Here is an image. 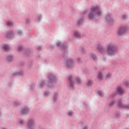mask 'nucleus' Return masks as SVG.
Returning a JSON list of instances; mask_svg holds the SVG:
<instances>
[{
  "mask_svg": "<svg viewBox=\"0 0 129 129\" xmlns=\"http://www.w3.org/2000/svg\"><path fill=\"white\" fill-rule=\"evenodd\" d=\"M100 15H101V12L99 10V8L98 7H93L91 8L89 18L90 20H93V19H94V17H99Z\"/></svg>",
  "mask_w": 129,
  "mask_h": 129,
  "instance_id": "obj_1",
  "label": "nucleus"
},
{
  "mask_svg": "<svg viewBox=\"0 0 129 129\" xmlns=\"http://www.w3.org/2000/svg\"><path fill=\"white\" fill-rule=\"evenodd\" d=\"M107 52L109 56H112V55H114V54L116 53V51H117V49L116 47L114 46L112 44H109L107 47Z\"/></svg>",
  "mask_w": 129,
  "mask_h": 129,
  "instance_id": "obj_2",
  "label": "nucleus"
},
{
  "mask_svg": "<svg viewBox=\"0 0 129 129\" xmlns=\"http://www.w3.org/2000/svg\"><path fill=\"white\" fill-rule=\"evenodd\" d=\"M28 128L33 129L35 126V122L33 120H29L28 124Z\"/></svg>",
  "mask_w": 129,
  "mask_h": 129,
  "instance_id": "obj_3",
  "label": "nucleus"
},
{
  "mask_svg": "<svg viewBox=\"0 0 129 129\" xmlns=\"http://www.w3.org/2000/svg\"><path fill=\"white\" fill-rule=\"evenodd\" d=\"M125 32V28L122 27L119 29L118 31V35H122Z\"/></svg>",
  "mask_w": 129,
  "mask_h": 129,
  "instance_id": "obj_4",
  "label": "nucleus"
},
{
  "mask_svg": "<svg viewBox=\"0 0 129 129\" xmlns=\"http://www.w3.org/2000/svg\"><path fill=\"white\" fill-rule=\"evenodd\" d=\"M29 112V109H22L20 111L21 114H27Z\"/></svg>",
  "mask_w": 129,
  "mask_h": 129,
  "instance_id": "obj_5",
  "label": "nucleus"
},
{
  "mask_svg": "<svg viewBox=\"0 0 129 129\" xmlns=\"http://www.w3.org/2000/svg\"><path fill=\"white\" fill-rule=\"evenodd\" d=\"M117 91L118 93H119V94H123L124 93V91H123L122 88H121L120 87H118L117 88Z\"/></svg>",
  "mask_w": 129,
  "mask_h": 129,
  "instance_id": "obj_6",
  "label": "nucleus"
},
{
  "mask_svg": "<svg viewBox=\"0 0 129 129\" xmlns=\"http://www.w3.org/2000/svg\"><path fill=\"white\" fill-rule=\"evenodd\" d=\"M73 64V60L72 59H69L67 62V65L68 67H71Z\"/></svg>",
  "mask_w": 129,
  "mask_h": 129,
  "instance_id": "obj_7",
  "label": "nucleus"
},
{
  "mask_svg": "<svg viewBox=\"0 0 129 129\" xmlns=\"http://www.w3.org/2000/svg\"><path fill=\"white\" fill-rule=\"evenodd\" d=\"M98 79H99L100 80H102L103 79V75H102V73H99L98 75Z\"/></svg>",
  "mask_w": 129,
  "mask_h": 129,
  "instance_id": "obj_8",
  "label": "nucleus"
},
{
  "mask_svg": "<svg viewBox=\"0 0 129 129\" xmlns=\"http://www.w3.org/2000/svg\"><path fill=\"white\" fill-rule=\"evenodd\" d=\"M3 49L4 50H6V51H7V50H9V49H10V47H9V45L6 44H4L3 45Z\"/></svg>",
  "mask_w": 129,
  "mask_h": 129,
  "instance_id": "obj_9",
  "label": "nucleus"
},
{
  "mask_svg": "<svg viewBox=\"0 0 129 129\" xmlns=\"http://www.w3.org/2000/svg\"><path fill=\"white\" fill-rule=\"evenodd\" d=\"M118 104V107L121 108H122V107H125L126 108L128 107L127 106H123V105H122V104H121V101H119Z\"/></svg>",
  "mask_w": 129,
  "mask_h": 129,
  "instance_id": "obj_10",
  "label": "nucleus"
},
{
  "mask_svg": "<svg viewBox=\"0 0 129 129\" xmlns=\"http://www.w3.org/2000/svg\"><path fill=\"white\" fill-rule=\"evenodd\" d=\"M98 49L99 50V51L100 52H101V53H102V51H103V48L102 47L101 45H98Z\"/></svg>",
  "mask_w": 129,
  "mask_h": 129,
  "instance_id": "obj_11",
  "label": "nucleus"
},
{
  "mask_svg": "<svg viewBox=\"0 0 129 129\" xmlns=\"http://www.w3.org/2000/svg\"><path fill=\"white\" fill-rule=\"evenodd\" d=\"M11 36H13V32H10L7 34L6 35L7 38H10Z\"/></svg>",
  "mask_w": 129,
  "mask_h": 129,
  "instance_id": "obj_12",
  "label": "nucleus"
},
{
  "mask_svg": "<svg viewBox=\"0 0 129 129\" xmlns=\"http://www.w3.org/2000/svg\"><path fill=\"white\" fill-rule=\"evenodd\" d=\"M13 22H12L11 21H8L7 22V26H9V27L13 26Z\"/></svg>",
  "mask_w": 129,
  "mask_h": 129,
  "instance_id": "obj_13",
  "label": "nucleus"
},
{
  "mask_svg": "<svg viewBox=\"0 0 129 129\" xmlns=\"http://www.w3.org/2000/svg\"><path fill=\"white\" fill-rule=\"evenodd\" d=\"M12 59H13V57L11 55L9 56L7 58L8 61H12Z\"/></svg>",
  "mask_w": 129,
  "mask_h": 129,
  "instance_id": "obj_14",
  "label": "nucleus"
},
{
  "mask_svg": "<svg viewBox=\"0 0 129 129\" xmlns=\"http://www.w3.org/2000/svg\"><path fill=\"white\" fill-rule=\"evenodd\" d=\"M75 36H76V37H79L80 36V33L78 32H76L75 33Z\"/></svg>",
  "mask_w": 129,
  "mask_h": 129,
  "instance_id": "obj_15",
  "label": "nucleus"
},
{
  "mask_svg": "<svg viewBox=\"0 0 129 129\" xmlns=\"http://www.w3.org/2000/svg\"><path fill=\"white\" fill-rule=\"evenodd\" d=\"M91 57H92L93 59H96V55L93 53H91Z\"/></svg>",
  "mask_w": 129,
  "mask_h": 129,
  "instance_id": "obj_16",
  "label": "nucleus"
},
{
  "mask_svg": "<svg viewBox=\"0 0 129 129\" xmlns=\"http://www.w3.org/2000/svg\"><path fill=\"white\" fill-rule=\"evenodd\" d=\"M77 84H80V83H81V81H80V79H79V78L77 79Z\"/></svg>",
  "mask_w": 129,
  "mask_h": 129,
  "instance_id": "obj_17",
  "label": "nucleus"
},
{
  "mask_svg": "<svg viewBox=\"0 0 129 129\" xmlns=\"http://www.w3.org/2000/svg\"><path fill=\"white\" fill-rule=\"evenodd\" d=\"M91 84H92V81L90 80L88 81L87 83V85H88V86H90V85H91Z\"/></svg>",
  "mask_w": 129,
  "mask_h": 129,
  "instance_id": "obj_18",
  "label": "nucleus"
},
{
  "mask_svg": "<svg viewBox=\"0 0 129 129\" xmlns=\"http://www.w3.org/2000/svg\"><path fill=\"white\" fill-rule=\"evenodd\" d=\"M98 94H99L100 96H102V95H103V93H102L101 91H99Z\"/></svg>",
  "mask_w": 129,
  "mask_h": 129,
  "instance_id": "obj_19",
  "label": "nucleus"
},
{
  "mask_svg": "<svg viewBox=\"0 0 129 129\" xmlns=\"http://www.w3.org/2000/svg\"><path fill=\"white\" fill-rule=\"evenodd\" d=\"M110 76H111V75L110 74H107L106 77V79H107V78H109V77H110Z\"/></svg>",
  "mask_w": 129,
  "mask_h": 129,
  "instance_id": "obj_20",
  "label": "nucleus"
},
{
  "mask_svg": "<svg viewBox=\"0 0 129 129\" xmlns=\"http://www.w3.org/2000/svg\"><path fill=\"white\" fill-rule=\"evenodd\" d=\"M114 104V102H112L111 103H110V106H112Z\"/></svg>",
  "mask_w": 129,
  "mask_h": 129,
  "instance_id": "obj_21",
  "label": "nucleus"
},
{
  "mask_svg": "<svg viewBox=\"0 0 129 129\" xmlns=\"http://www.w3.org/2000/svg\"><path fill=\"white\" fill-rule=\"evenodd\" d=\"M73 114V112L72 111H71L69 113V115H72Z\"/></svg>",
  "mask_w": 129,
  "mask_h": 129,
  "instance_id": "obj_22",
  "label": "nucleus"
},
{
  "mask_svg": "<svg viewBox=\"0 0 129 129\" xmlns=\"http://www.w3.org/2000/svg\"><path fill=\"white\" fill-rule=\"evenodd\" d=\"M22 46H20L19 47L18 50L19 51H22Z\"/></svg>",
  "mask_w": 129,
  "mask_h": 129,
  "instance_id": "obj_23",
  "label": "nucleus"
},
{
  "mask_svg": "<svg viewBox=\"0 0 129 129\" xmlns=\"http://www.w3.org/2000/svg\"><path fill=\"white\" fill-rule=\"evenodd\" d=\"M81 22H82V20H80V21L78 22V25H80V24L81 23Z\"/></svg>",
  "mask_w": 129,
  "mask_h": 129,
  "instance_id": "obj_24",
  "label": "nucleus"
},
{
  "mask_svg": "<svg viewBox=\"0 0 129 129\" xmlns=\"http://www.w3.org/2000/svg\"><path fill=\"white\" fill-rule=\"evenodd\" d=\"M57 46H60V45H61V42H58L57 44H56Z\"/></svg>",
  "mask_w": 129,
  "mask_h": 129,
  "instance_id": "obj_25",
  "label": "nucleus"
},
{
  "mask_svg": "<svg viewBox=\"0 0 129 129\" xmlns=\"http://www.w3.org/2000/svg\"><path fill=\"white\" fill-rule=\"evenodd\" d=\"M70 81L71 85V86H72V81H71V79H70Z\"/></svg>",
  "mask_w": 129,
  "mask_h": 129,
  "instance_id": "obj_26",
  "label": "nucleus"
},
{
  "mask_svg": "<svg viewBox=\"0 0 129 129\" xmlns=\"http://www.w3.org/2000/svg\"><path fill=\"white\" fill-rule=\"evenodd\" d=\"M108 18H109V16H107L106 17V19L107 20H108Z\"/></svg>",
  "mask_w": 129,
  "mask_h": 129,
  "instance_id": "obj_27",
  "label": "nucleus"
},
{
  "mask_svg": "<svg viewBox=\"0 0 129 129\" xmlns=\"http://www.w3.org/2000/svg\"><path fill=\"white\" fill-rule=\"evenodd\" d=\"M123 18V19H125V18H126V16L125 15H124Z\"/></svg>",
  "mask_w": 129,
  "mask_h": 129,
  "instance_id": "obj_28",
  "label": "nucleus"
},
{
  "mask_svg": "<svg viewBox=\"0 0 129 129\" xmlns=\"http://www.w3.org/2000/svg\"><path fill=\"white\" fill-rule=\"evenodd\" d=\"M20 122H21V123H23V122H24V121H23V120H21V121H20Z\"/></svg>",
  "mask_w": 129,
  "mask_h": 129,
  "instance_id": "obj_29",
  "label": "nucleus"
},
{
  "mask_svg": "<svg viewBox=\"0 0 129 129\" xmlns=\"http://www.w3.org/2000/svg\"><path fill=\"white\" fill-rule=\"evenodd\" d=\"M45 95H47V93H44Z\"/></svg>",
  "mask_w": 129,
  "mask_h": 129,
  "instance_id": "obj_30",
  "label": "nucleus"
},
{
  "mask_svg": "<svg viewBox=\"0 0 129 129\" xmlns=\"http://www.w3.org/2000/svg\"><path fill=\"white\" fill-rule=\"evenodd\" d=\"M84 129H87V127H86Z\"/></svg>",
  "mask_w": 129,
  "mask_h": 129,
  "instance_id": "obj_31",
  "label": "nucleus"
},
{
  "mask_svg": "<svg viewBox=\"0 0 129 129\" xmlns=\"http://www.w3.org/2000/svg\"><path fill=\"white\" fill-rule=\"evenodd\" d=\"M128 84V83H127V84H126V85H127Z\"/></svg>",
  "mask_w": 129,
  "mask_h": 129,
  "instance_id": "obj_32",
  "label": "nucleus"
}]
</instances>
